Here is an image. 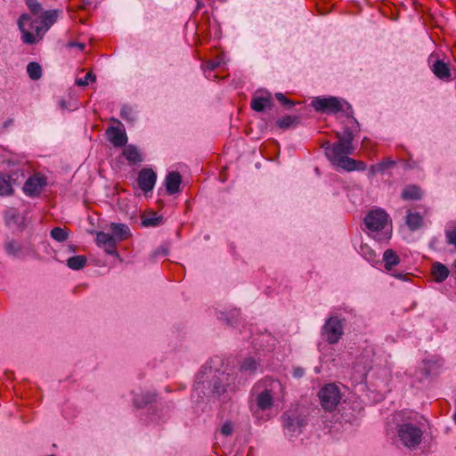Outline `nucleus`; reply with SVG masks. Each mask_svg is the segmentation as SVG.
Wrapping results in <instances>:
<instances>
[{
	"mask_svg": "<svg viewBox=\"0 0 456 456\" xmlns=\"http://www.w3.org/2000/svg\"><path fill=\"white\" fill-rule=\"evenodd\" d=\"M221 360L212 359L197 374L191 397L197 402L218 398L230 384V375L221 370Z\"/></svg>",
	"mask_w": 456,
	"mask_h": 456,
	"instance_id": "nucleus-1",
	"label": "nucleus"
},
{
	"mask_svg": "<svg viewBox=\"0 0 456 456\" xmlns=\"http://www.w3.org/2000/svg\"><path fill=\"white\" fill-rule=\"evenodd\" d=\"M283 396L284 387L280 380L268 377L258 380L251 390L253 415L258 417L260 411L271 410L274 403L281 401Z\"/></svg>",
	"mask_w": 456,
	"mask_h": 456,
	"instance_id": "nucleus-2",
	"label": "nucleus"
},
{
	"mask_svg": "<svg viewBox=\"0 0 456 456\" xmlns=\"http://www.w3.org/2000/svg\"><path fill=\"white\" fill-rule=\"evenodd\" d=\"M60 10H50L41 15L38 25L36 20H32L30 15L23 13L18 20V28L21 33V40L26 45H34L39 42L49 28L56 22Z\"/></svg>",
	"mask_w": 456,
	"mask_h": 456,
	"instance_id": "nucleus-3",
	"label": "nucleus"
},
{
	"mask_svg": "<svg viewBox=\"0 0 456 456\" xmlns=\"http://www.w3.org/2000/svg\"><path fill=\"white\" fill-rule=\"evenodd\" d=\"M336 137L338 142L333 144L326 142L323 143L322 148L325 151V156L330 163L342 168V162L346 159H350L348 156L354 151V147L353 146L354 134L351 129L346 127L343 133L337 132Z\"/></svg>",
	"mask_w": 456,
	"mask_h": 456,
	"instance_id": "nucleus-4",
	"label": "nucleus"
},
{
	"mask_svg": "<svg viewBox=\"0 0 456 456\" xmlns=\"http://www.w3.org/2000/svg\"><path fill=\"white\" fill-rule=\"evenodd\" d=\"M389 216L382 208H375L367 213L363 222L368 234L379 242H387L392 235L388 224Z\"/></svg>",
	"mask_w": 456,
	"mask_h": 456,
	"instance_id": "nucleus-5",
	"label": "nucleus"
},
{
	"mask_svg": "<svg viewBox=\"0 0 456 456\" xmlns=\"http://www.w3.org/2000/svg\"><path fill=\"white\" fill-rule=\"evenodd\" d=\"M284 435L291 441L297 438L307 425L305 415L297 410H289L281 416Z\"/></svg>",
	"mask_w": 456,
	"mask_h": 456,
	"instance_id": "nucleus-6",
	"label": "nucleus"
},
{
	"mask_svg": "<svg viewBox=\"0 0 456 456\" xmlns=\"http://www.w3.org/2000/svg\"><path fill=\"white\" fill-rule=\"evenodd\" d=\"M312 106L321 113L337 114L342 111L348 118H352L353 115L351 105L335 96L316 97L312 101Z\"/></svg>",
	"mask_w": 456,
	"mask_h": 456,
	"instance_id": "nucleus-7",
	"label": "nucleus"
},
{
	"mask_svg": "<svg viewBox=\"0 0 456 456\" xmlns=\"http://www.w3.org/2000/svg\"><path fill=\"white\" fill-rule=\"evenodd\" d=\"M423 431L411 423H403L396 428V437L409 449L416 448L422 441Z\"/></svg>",
	"mask_w": 456,
	"mask_h": 456,
	"instance_id": "nucleus-8",
	"label": "nucleus"
},
{
	"mask_svg": "<svg viewBox=\"0 0 456 456\" xmlns=\"http://www.w3.org/2000/svg\"><path fill=\"white\" fill-rule=\"evenodd\" d=\"M343 334L344 323L338 316L328 318L322 328V335L329 344H337Z\"/></svg>",
	"mask_w": 456,
	"mask_h": 456,
	"instance_id": "nucleus-9",
	"label": "nucleus"
},
{
	"mask_svg": "<svg viewBox=\"0 0 456 456\" xmlns=\"http://www.w3.org/2000/svg\"><path fill=\"white\" fill-rule=\"evenodd\" d=\"M321 405L327 411H332L336 409L341 400V394L334 384L325 385L318 394Z\"/></svg>",
	"mask_w": 456,
	"mask_h": 456,
	"instance_id": "nucleus-10",
	"label": "nucleus"
},
{
	"mask_svg": "<svg viewBox=\"0 0 456 456\" xmlns=\"http://www.w3.org/2000/svg\"><path fill=\"white\" fill-rule=\"evenodd\" d=\"M46 184V178L41 174L30 176L24 183L23 191L27 196H38Z\"/></svg>",
	"mask_w": 456,
	"mask_h": 456,
	"instance_id": "nucleus-11",
	"label": "nucleus"
},
{
	"mask_svg": "<svg viewBox=\"0 0 456 456\" xmlns=\"http://www.w3.org/2000/svg\"><path fill=\"white\" fill-rule=\"evenodd\" d=\"M4 249L8 256L19 259L24 258L32 251L29 245L21 244L13 240L5 242Z\"/></svg>",
	"mask_w": 456,
	"mask_h": 456,
	"instance_id": "nucleus-12",
	"label": "nucleus"
},
{
	"mask_svg": "<svg viewBox=\"0 0 456 456\" xmlns=\"http://www.w3.org/2000/svg\"><path fill=\"white\" fill-rule=\"evenodd\" d=\"M96 243L99 247H102L104 249L106 254L118 256V253L116 249L117 241L112 234L103 232H97Z\"/></svg>",
	"mask_w": 456,
	"mask_h": 456,
	"instance_id": "nucleus-13",
	"label": "nucleus"
},
{
	"mask_svg": "<svg viewBox=\"0 0 456 456\" xmlns=\"http://www.w3.org/2000/svg\"><path fill=\"white\" fill-rule=\"evenodd\" d=\"M157 175L150 168H143L138 174V185L142 191L148 192L152 191L156 183Z\"/></svg>",
	"mask_w": 456,
	"mask_h": 456,
	"instance_id": "nucleus-14",
	"label": "nucleus"
},
{
	"mask_svg": "<svg viewBox=\"0 0 456 456\" xmlns=\"http://www.w3.org/2000/svg\"><path fill=\"white\" fill-rule=\"evenodd\" d=\"M106 136L108 140L115 147H122L127 142V136L124 128L118 126H110L106 130Z\"/></svg>",
	"mask_w": 456,
	"mask_h": 456,
	"instance_id": "nucleus-15",
	"label": "nucleus"
},
{
	"mask_svg": "<svg viewBox=\"0 0 456 456\" xmlns=\"http://www.w3.org/2000/svg\"><path fill=\"white\" fill-rule=\"evenodd\" d=\"M182 176L178 172H170L165 179V185L168 194L172 195L180 191Z\"/></svg>",
	"mask_w": 456,
	"mask_h": 456,
	"instance_id": "nucleus-16",
	"label": "nucleus"
},
{
	"mask_svg": "<svg viewBox=\"0 0 456 456\" xmlns=\"http://www.w3.org/2000/svg\"><path fill=\"white\" fill-rule=\"evenodd\" d=\"M273 105L271 94L269 93H265L261 95H255L250 102V107L253 110L261 112L265 108L271 107Z\"/></svg>",
	"mask_w": 456,
	"mask_h": 456,
	"instance_id": "nucleus-17",
	"label": "nucleus"
},
{
	"mask_svg": "<svg viewBox=\"0 0 456 456\" xmlns=\"http://www.w3.org/2000/svg\"><path fill=\"white\" fill-rule=\"evenodd\" d=\"M110 231L112 232V236L116 239V241L126 240L130 236V229L124 224L112 223L110 224Z\"/></svg>",
	"mask_w": 456,
	"mask_h": 456,
	"instance_id": "nucleus-18",
	"label": "nucleus"
},
{
	"mask_svg": "<svg viewBox=\"0 0 456 456\" xmlns=\"http://www.w3.org/2000/svg\"><path fill=\"white\" fill-rule=\"evenodd\" d=\"M433 73L440 79L450 80L451 71L448 65L441 60L436 61L432 67Z\"/></svg>",
	"mask_w": 456,
	"mask_h": 456,
	"instance_id": "nucleus-19",
	"label": "nucleus"
},
{
	"mask_svg": "<svg viewBox=\"0 0 456 456\" xmlns=\"http://www.w3.org/2000/svg\"><path fill=\"white\" fill-rule=\"evenodd\" d=\"M156 399V395L151 392H142L141 394H135L133 399L134 404L142 408L147 404L152 403Z\"/></svg>",
	"mask_w": 456,
	"mask_h": 456,
	"instance_id": "nucleus-20",
	"label": "nucleus"
},
{
	"mask_svg": "<svg viewBox=\"0 0 456 456\" xmlns=\"http://www.w3.org/2000/svg\"><path fill=\"white\" fill-rule=\"evenodd\" d=\"M432 275L436 282H442L448 277L449 270L444 265L436 262L432 266Z\"/></svg>",
	"mask_w": 456,
	"mask_h": 456,
	"instance_id": "nucleus-21",
	"label": "nucleus"
},
{
	"mask_svg": "<svg viewBox=\"0 0 456 456\" xmlns=\"http://www.w3.org/2000/svg\"><path fill=\"white\" fill-rule=\"evenodd\" d=\"M163 223V217L155 212L142 216V224L144 227H157Z\"/></svg>",
	"mask_w": 456,
	"mask_h": 456,
	"instance_id": "nucleus-22",
	"label": "nucleus"
},
{
	"mask_svg": "<svg viewBox=\"0 0 456 456\" xmlns=\"http://www.w3.org/2000/svg\"><path fill=\"white\" fill-rule=\"evenodd\" d=\"M383 261L385 268L387 271H391L399 264V256L393 249H387L383 254Z\"/></svg>",
	"mask_w": 456,
	"mask_h": 456,
	"instance_id": "nucleus-23",
	"label": "nucleus"
},
{
	"mask_svg": "<svg viewBox=\"0 0 456 456\" xmlns=\"http://www.w3.org/2000/svg\"><path fill=\"white\" fill-rule=\"evenodd\" d=\"M126 159L131 163H138L142 160L138 149L134 145H127L123 151Z\"/></svg>",
	"mask_w": 456,
	"mask_h": 456,
	"instance_id": "nucleus-24",
	"label": "nucleus"
},
{
	"mask_svg": "<svg viewBox=\"0 0 456 456\" xmlns=\"http://www.w3.org/2000/svg\"><path fill=\"white\" fill-rule=\"evenodd\" d=\"M87 262V258L85 256L78 255L74 256L67 259V265L69 268L72 270H81L83 269Z\"/></svg>",
	"mask_w": 456,
	"mask_h": 456,
	"instance_id": "nucleus-25",
	"label": "nucleus"
},
{
	"mask_svg": "<svg viewBox=\"0 0 456 456\" xmlns=\"http://www.w3.org/2000/svg\"><path fill=\"white\" fill-rule=\"evenodd\" d=\"M406 224L411 231H415L422 225V216L419 213L408 212Z\"/></svg>",
	"mask_w": 456,
	"mask_h": 456,
	"instance_id": "nucleus-26",
	"label": "nucleus"
},
{
	"mask_svg": "<svg viewBox=\"0 0 456 456\" xmlns=\"http://www.w3.org/2000/svg\"><path fill=\"white\" fill-rule=\"evenodd\" d=\"M420 197V189L416 185H408L402 191V198L405 200H419Z\"/></svg>",
	"mask_w": 456,
	"mask_h": 456,
	"instance_id": "nucleus-27",
	"label": "nucleus"
},
{
	"mask_svg": "<svg viewBox=\"0 0 456 456\" xmlns=\"http://www.w3.org/2000/svg\"><path fill=\"white\" fill-rule=\"evenodd\" d=\"M343 167L342 169L346 171H354V170H361L363 171L366 169V164L362 161H357L354 159H346L343 162Z\"/></svg>",
	"mask_w": 456,
	"mask_h": 456,
	"instance_id": "nucleus-28",
	"label": "nucleus"
},
{
	"mask_svg": "<svg viewBox=\"0 0 456 456\" xmlns=\"http://www.w3.org/2000/svg\"><path fill=\"white\" fill-rule=\"evenodd\" d=\"M299 118L297 116L287 115L276 121L277 126L281 129H288L297 125Z\"/></svg>",
	"mask_w": 456,
	"mask_h": 456,
	"instance_id": "nucleus-29",
	"label": "nucleus"
},
{
	"mask_svg": "<svg viewBox=\"0 0 456 456\" xmlns=\"http://www.w3.org/2000/svg\"><path fill=\"white\" fill-rule=\"evenodd\" d=\"M259 367L260 363L257 361L252 357H248L242 362L240 370L251 374L255 373Z\"/></svg>",
	"mask_w": 456,
	"mask_h": 456,
	"instance_id": "nucleus-30",
	"label": "nucleus"
},
{
	"mask_svg": "<svg viewBox=\"0 0 456 456\" xmlns=\"http://www.w3.org/2000/svg\"><path fill=\"white\" fill-rule=\"evenodd\" d=\"M13 193V189L11 183L10 176L1 175L0 176V195L10 196Z\"/></svg>",
	"mask_w": 456,
	"mask_h": 456,
	"instance_id": "nucleus-31",
	"label": "nucleus"
},
{
	"mask_svg": "<svg viewBox=\"0 0 456 456\" xmlns=\"http://www.w3.org/2000/svg\"><path fill=\"white\" fill-rule=\"evenodd\" d=\"M395 165V162L391 159H386L381 161L376 165H372L370 167V173L371 175H376L378 173H383L386 169L391 168Z\"/></svg>",
	"mask_w": 456,
	"mask_h": 456,
	"instance_id": "nucleus-32",
	"label": "nucleus"
},
{
	"mask_svg": "<svg viewBox=\"0 0 456 456\" xmlns=\"http://www.w3.org/2000/svg\"><path fill=\"white\" fill-rule=\"evenodd\" d=\"M69 230L62 227H54L50 232L51 237L58 242L65 241L69 238Z\"/></svg>",
	"mask_w": 456,
	"mask_h": 456,
	"instance_id": "nucleus-33",
	"label": "nucleus"
},
{
	"mask_svg": "<svg viewBox=\"0 0 456 456\" xmlns=\"http://www.w3.org/2000/svg\"><path fill=\"white\" fill-rule=\"evenodd\" d=\"M27 72L31 79L37 80L42 76V68L39 63L32 61L27 65Z\"/></svg>",
	"mask_w": 456,
	"mask_h": 456,
	"instance_id": "nucleus-34",
	"label": "nucleus"
},
{
	"mask_svg": "<svg viewBox=\"0 0 456 456\" xmlns=\"http://www.w3.org/2000/svg\"><path fill=\"white\" fill-rule=\"evenodd\" d=\"M120 116L123 119H126L127 121H134L135 119V114L134 111L131 107L128 106H123L120 110Z\"/></svg>",
	"mask_w": 456,
	"mask_h": 456,
	"instance_id": "nucleus-35",
	"label": "nucleus"
},
{
	"mask_svg": "<svg viewBox=\"0 0 456 456\" xmlns=\"http://www.w3.org/2000/svg\"><path fill=\"white\" fill-rule=\"evenodd\" d=\"M95 80L96 76L92 71H89L83 78H77L76 85L79 86H86L89 84V82H94Z\"/></svg>",
	"mask_w": 456,
	"mask_h": 456,
	"instance_id": "nucleus-36",
	"label": "nucleus"
},
{
	"mask_svg": "<svg viewBox=\"0 0 456 456\" xmlns=\"http://www.w3.org/2000/svg\"><path fill=\"white\" fill-rule=\"evenodd\" d=\"M275 97L277 100L287 108H292L295 105V102L291 100L288 99L283 94L281 93H276Z\"/></svg>",
	"mask_w": 456,
	"mask_h": 456,
	"instance_id": "nucleus-37",
	"label": "nucleus"
},
{
	"mask_svg": "<svg viewBox=\"0 0 456 456\" xmlns=\"http://www.w3.org/2000/svg\"><path fill=\"white\" fill-rule=\"evenodd\" d=\"M221 433L225 436H232L233 433V424L231 421H225L221 427Z\"/></svg>",
	"mask_w": 456,
	"mask_h": 456,
	"instance_id": "nucleus-38",
	"label": "nucleus"
},
{
	"mask_svg": "<svg viewBox=\"0 0 456 456\" xmlns=\"http://www.w3.org/2000/svg\"><path fill=\"white\" fill-rule=\"evenodd\" d=\"M25 2L33 13H37L41 10V4L37 0H25Z\"/></svg>",
	"mask_w": 456,
	"mask_h": 456,
	"instance_id": "nucleus-39",
	"label": "nucleus"
},
{
	"mask_svg": "<svg viewBox=\"0 0 456 456\" xmlns=\"http://www.w3.org/2000/svg\"><path fill=\"white\" fill-rule=\"evenodd\" d=\"M362 254L368 261H371L375 256V252L368 247H362Z\"/></svg>",
	"mask_w": 456,
	"mask_h": 456,
	"instance_id": "nucleus-40",
	"label": "nucleus"
},
{
	"mask_svg": "<svg viewBox=\"0 0 456 456\" xmlns=\"http://www.w3.org/2000/svg\"><path fill=\"white\" fill-rule=\"evenodd\" d=\"M446 238L449 244L454 245L456 247V229L448 231L446 232Z\"/></svg>",
	"mask_w": 456,
	"mask_h": 456,
	"instance_id": "nucleus-41",
	"label": "nucleus"
},
{
	"mask_svg": "<svg viewBox=\"0 0 456 456\" xmlns=\"http://www.w3.org/2000/svg\"><path fill=\"white\" fill-rule=\"evenodd\" d=\"M305 374V370L301 367H296L293 369V377L299 379Z\"/></svg>",
	"mask_w": 456,
	"mask_h": 456,
	"instance_id": "nucleus-42",
	"label": "nucleus"
},
{
	"mask_svg": "<svg viewBox=\"0 0 456 456\" xmlns=\"http://www.w3.org/2000/svg\"><path fill=\"white\" fill-rule=\"evenodd\" d=\"M218 66V63L213 61H210L207 63V69H214Z\"/></svg>",
	"mask_w": 456,
	"mask_h": 456,
	"instance_id": "nucleus-43",
	"label": "nucleus"
},
{
	"mask_svg": "<svg viewBox=\"0 0 456 456\" xmlns=\"http://www.w3.org/2000/svg\"><path fill=\"white\" fill-rule=\"evenodd\" d=\"M394 276L400 280H406V275L403 273H395Z\"/></svg>",
	"mask_w": 456,
	"mask_h": 456,
	"instance_id": "nucleus-44",
	"label": "nucleus"
},
{
	"mask_svg": "<svg viewBox=\"0 0 456 456\" xmlns=\"http://www.w3.org/2000/svg\"><path fill=\"white\" fill-rule=\"evenodd\" d=\"M204 3L202 0H197V9L200 10L203 7Z\"/></svg>",
	"mask_w": 456,
	"mask_h": 456,
	"instance_id": "nucleus-45",
	"label": "nucleus"
},
{
	"mask_svg": "<svg viewBox=\"0 0 456 456\" xmlns=\"http://www.w3.org/2000/svg\"><path fill=\"white\" fill-rule=\"evenodd\" d=\"M68 250H69V252H74L75 248L73 246H69Z\"/></svg>",
	"mask_w": 456,
	"mask_h": 456,
	"instance_id": "nucleus-46",
	"label": "nucleus"
},
{
	"mask_svg": "<svg viewBox=\"0 0 456 456\" xmlns=\"http://www.w3.org/2000/svg\"><path fill=\"white\" fill-rule=\"evenodd\" d=\"M77 46L78 48H80L81 50H83L85 48V45L84 44H77Z\"/></svg>",
	"mask_w": 456,
	"mask_h": 456,
	"instance_id": "nucleus-47",
	"label": "nucleus"
},
{
	"mask_svg": "<svg viewBox=\"0 0 456 456\" xmlns=\"http://www.w3.org/2000/svg\"><path fill=\"white\" fill-rule=\"evenodd\" d=\"M111 120H112L113 122L118 123V125H120V126H122L121 123H120L118 119H116V118H112Z\"/></svg>",
	"mask_w": 456,
	"mask_h": 456,
	"instance_id": "nucleus-48",
	"label": "nucleus"
},
{
	"mask_svg": "<svg viewBox=\"0 0 456 456\" xmlns=\"http://www.w3.org/2000/svg\"><path fill=\"white\" fill-rule=\"evenodd\" d=\"M227 322H228L229 324H231V325H233V323H234V322H233L232 321H231V320H227Z\"/></svg>",
	"mask_w": 456,
	"mask_h": 456,
	"instance_id": "nucleus-49",
	"label": "nucleus"
}]
</instances>
